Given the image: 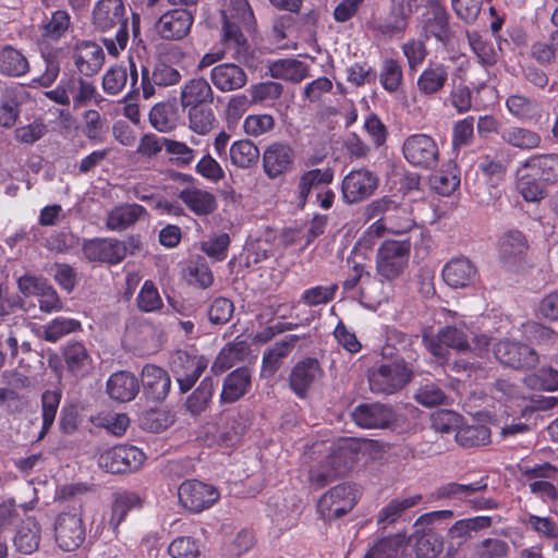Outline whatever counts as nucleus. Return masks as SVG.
Returning <instances> with one entry per match:
<instances>
[{
	"label": "nucleus",
	"mask_w": 558,
	"mask_h": 558,
	"mask_svg": "<svg viewBox=\"0 0 558 558\" xmlns=\"http://www.w3.org/2000/svg\"><path fill=\"white\" fill-rule=\"evenodd\" d=\"M210 80L218 90L227 93L244 87L247 83V75L238 64L221 63L211 69Z\"/></svg>",
	"instance_id": "26"
},
{
	"label": "nucleus",
	"mask_w": 558,
	"mask_h": 558,
	"mask_svg": "<svg viewBox=\"0 0 558 558\" xmlns=\"http://www.w3.org/2000/svg\"><path fill=\"white\" fill-rule=\"evenodd\" d=\"M26 57L17 49L5 46L0 49V72L8 76H22L28 72Z\"/></svg>",
	"instance_id": "48"
},
{
	"label": "nucleus",
	"mask_w": 558,
	"mask_h": 558,
	"mask_svg": "<svg viewBox=\"0 0 558 558\" xmlns=\"http://www.w3.org/2000/svg\"><path fill=\"white\" fill-rule=\"evenodd\" d=\"M62 356L66 369L75 377H84L89 373L93 366V359L81 341H69L63 345Z\"/></svg>",
	"instance_id": "29"
},
{
	"label": "nucleus",
	"mask_w": 558,
	"mask_h": 558,
	"mask_svg": "<svg viewBox=\"0 0 558 558\" xmlns=\"http://www.w3.org/2000/svg\"><path fill=\"white\" fill-rule=\"evenodd\" d=\"M271 77L299 83L307 76V65L296 59H279L269 65Z\"/></svg>",
	"instance_id": "44"
},
{
	"label": "nucleus",
	"mask_w": 558,
	"mask_h": 558,
	"mask_svg": "<svg viewBox=\"0 0 558 558\" xmlns=\"http://www.w3.org/2000/svg\"><path fill=\"white\" fill-rule=\"evenodd\" d=\"M468 38L471 49L476 54L480 63L485 66H492L497 62L498 54L492 41L483 39L476 33L469 34Z\"/></svg>",
	"instance_id": "63"
},
{
	"label": "nucleus",
	"mask_w": 558,
	"mask_h": 558,
	"mask_svg": "<svg viewBox=\"0 0 558 558\" xmlns=\"http://www.w3.org/2000/svg\"><path fill=\"white\" fill-rule=\"evenodd\" d=\"M60 400L61 392L58 390H47L41 395L43 425L38 435V440L43 439L53 425Z\"/></svg>",
	"instance_id": "54"
},
{
	"label": "nucleus",
	"mask_w": 558,
	"mask_h": 558,
	"mask_svg": "<svg viewBox=\"0 0 558 558\" xmlns=\"http://www.w3.org/2000/svg\"><path fill=\"white\" fill-rule=\"evenodd\" d=\"M229 156L235 167L247 169L257 163L259 149L250 140H240L230 146Z\"/></svg>",
	"instance_id": "49"
},
{
	"label": "nucleus",
	"mask_w": 558,
	"mask_h": 558,
	"mask_svg": "<svg viewBox=\"0 0 558 558\" xmlns=\"http://www.w3.org/2000/svg\"><path fill=\"white\" fill-rule=\"evenodd\" d=\"M448 68L440 62H429L417 78V89L425 96H434L448 82Z\"/></svg>",
	"instance_id": "36"
},
{
	"label": "nucleus",
	"mask_w": 558,
	"mask_h": 558,
	"mask_svg": "<svg viewBox=\"0 0 558 558\" xmlns=\"http://www.w3.org/2000/svg\"><path fill=\"white\" fill-rule=\"evenodd\" d=\"M396 357L372 367L368 372V384L376 395H393L401 390L412 378L410 367L417 353L412 349L413 340L407 335L397 333Z\"/></svg>",
	"instance_id": "1"
},
{
	"label": "nucleus",
	"mask_w": 558,
	"mask_h": 558,
	"mask_svg": "<svg viewBox=\"0 0 558 558\" xmlns=\"http://www.w3.org/2000/svg\"><path fill=\"white\" fill-rule=\"evenodd\" d=\"M335 172L330 167L315 168L303 172L298 182V199L304 205L312 193L317 194L333 181Z\"/></svg>",
	"instance_id": "25"
},
{
	"label": "nucleus",
	"mask_w": 558,
	"mask_h": 558,
	"mask_svg": "<svg viewBox=\"0 0 558 558\" xmlns=\"http://www.w3.org/2000/svg\"><path fill=\"white\" fill-rule=\"evenodd\" d=\"M543 183L531 169H526L524 161L517 168L515 189L525 202L538 203L546 197V190Z\"/></svg>",
	"instance_id": "31"
},
{
	"label": "nucleus",
	"mask_w": 558,
	"mask_h": 558,
	"mask_svg": "<svg viewBox=\"0 0 558 558\" xmlns=\"http://www.w3.org/2000/svg\"><path fill=\"white\" fill-rule=\"evenodd\" d=\"M521 523L530 531H533L541 538L557 539L558 523L550 517H541L533 513H525Z\"/></svg>",
	"instance_id": "53"
},
{
	"label": "nucleus",
	"mask_w": 558,
	"mask_h": 558,
	"mask_svg": "<svg viewBox=\"0 0 558 558\" xmlns=\"http://www.w3.org/2000/svg\"><path fill=\"white\" fill-rule=\"evenodd\" d=\"M533 389L554 391L558 389V364L554 360L549 366L541 367L527 377Z\"/></svg>",
	"instance_id": "58"
},
{
	"label": "nucleus",
	"mask_w": 558,
	"mask_h": 558,
	"mask_svg": "<svg viewBox=\"0 0 558 558\" xmlns=\"http://www.w3.org/2000/svg\"><path fill=\"white\" fill-rule=\"evenodd\" d=\"M41 541V527L33 517L22 520L13 536L15 549L24 555L36 551Z\"/></svg>",
	"instance_id": "34"
},
{
	"label": "nucleus",
	"mask_w": 558,
	"mask_h": 558,
	"mask_svg": "<svg viewBox=\"0 0 558 558\" xmlns=\"http://www.w3.org/2000/svg\"><path fill=\"white\" fill-rule=\"evenodd\" d=\"M143 391L147 399L154 402L163 401L171 389V378L166 369L154 364H147L142 373Z\"/></svg>",
	"instance_id": "21"
},
{
	"label": "nucleus",
	"mask_w": 558,
	"mask_h": 558,
	"mask_svg": "<svg viewBox=\"0 0 558 558\" xmlns=\"http://www.w3.org/2000/svg\"><path fill=\"white\" fill-rule=\"evenodd\" d=\"M82 330L80 320L58 316L44 326L43 338L51 343L58 342L63 337Z\"/></svg>",
	"instance_id": "50"
},
{
	"label": "nucleus",
	"mask_w": 558,
	"mask_h": 558,
	"mask_svg": "<svg viewBox=\"0 0 558 558\" xmlns=\"http://www.w3.org/2000/svg\"><path fill=\"white\" fill-rule=\"evenodd\" d=\"M213 89L205 78H193L182 88L181 102L183 107L198 106L211 102Z\"/></svg>",
	"instance_id": "47"
},
{
	"label": "nucleus",
	"mask_w": 558,
	"mask_h": 558,
	"mask_svg": "<svg viewBox=\"0 0 558 558\" xmlns=\"http://www.w3.org/2000/svg\"><path fill=\"white\" fill-rule=\"evenodd\" d=\"M295 153L283 142H275L263 153V169L269 179H276L290 172L293 168Z\"/></svg>",
	"instance_id": "15"
},
{
	"label": "nucleus",
	"mask_w": 558,
	"mask_h": 558,
	"mask_svg": "<svg viewBox=\"0 0 558 558\" xmlns=\"http://www.w3.org/2000/svg\"><path fill=\"white\" fill-rule=\"evenodd\" d=\"M207 367L208 359L204 355L179 350L171 357V369L181 393L191 390Z\"/></svg>",
	"instance_id": "8"
},
{
	"label": "nucleus",
	"mask_w": 558,
	"mask_h": 558,
	"mask_svg": "<svg viewBox=\"0 0 558 558\" xmlns=\"http://www.w3.org/2000/svg\"><path fill=\"white\" fill-rule=\"evenodd\" d=\"M299 336L288 335L282 340L276 342L263 355L262 372L274 375L280 367V363L286 359L296 345Z\"/></svg>",
	"instance_id": "39"
},
{
	"label": "nucleus",
	"mask_w": 558,
	"mask_h": 558,
	"mask_svg": "<svg viewBox=\"0 0 558 558\" xmlns=\"http://www.w3.org/2000/svg\"><path fill=\"white\" fill-rule=\"evenodd\" d=\"M521 482L536 498L553 501L558 498V468L549 462L518 465Z\"/></svg>",
	"instance_id": "4"
},
{
	"label": "nucleus",
	"mask_w": 558,
	"mask_h": 558,
	"mask_svg": "<svg viewBox=\"0 0 558 558\" xmlns=\"http://www.w3.org/2000/svg\"><path fill=\"white\" fill-rule=\"evenodd\" d=\"M146 209L138 204H125L114 207L107 217V227L112 231H121L135 223Z\"/></svg>",
	"instance_id": "41"
},
{
	"label": "nucleus",
	"mask_w": 558,
	"mask_h": 558,
	"mask_svg": "<svg viewBox=\"0 0 558 558\" xmlns=\"http://www.w3.org/2000/svg\"><path fill=\"white\" fill-rule=\"evenodd\" d=\"M415 0H400L391 8L389 15L378 22L376 29L389 38L401 36L408 27V17Z\"/></svg>",
	"instance_id": "30"
},
{
	"label": "nucleus",
	"mask_w": 558,
	"mask_h": 558,
	"mask_svg": "<svg viewBox=\"0 0 558 558\" xmlns=\"http://www.w3.org/2000/svg\"><path fill=\"white\" fill-rule=\"evenodd\" d=\"M138 391V379L130 372L113 373L107 380V392L116 401L129 402L137 396Z\"/></svg>",
	"instance_id": "33"
},
{
	"label": "nucleus",
	"mask_w": 558,
	"mask_h": 558,
	"mask_svg": "<svg viewBox=\"0 0 558 558\" xmlns=\"http://www.w3.org/2000/svg\"><path fill=\"white\" fill-rule=\"evenodd\" d=\"M494 353L500 363L513 368L534 366L538 360L534 349L517 341L504 340L497 342L494 345Z\"/></svg>",
	"instance_id": "17"
},
{
	"label": "nucleus",
	"mask_w": 558,
	"mask_h": 558,
	"mask_svg": "<svg viewBox=\"0 0 558 558\" xmlns=\"http://www.w3.org/2000/svg\"><path fill=\"white\" fill-rule=\"evenodd\" d=\"M422 499L421 495L400 496L390 500L380 509L377 515V524L381 527L395 523L408 510L415 507Z\"/></svg>",
	"instance_id": "40"
},
{
	"label": "nucleus",
	"mask_w": 558,
	"mask_h": 558,
	"mask_svg": "<svg viewBox=\"0 0 558 558\" xmlns=\"http://www.w3.org/2000/svg\"><path fill=\"white\" fill-rule=\"evenodd\" d=\"M351 415L355 424L363 428H386L396 421L392 409L379 403L360 404Z\"/></svg>",
	"instance_id": "23"
},
{
	"label": "nucleus",
	"mask_w": 558,
	"mask_h": 558,
	"mask_svg": "<svg viewBox=\"0 0 558 558\" xmlns=\"http://www.w3.org/2000/svg\"><path fill=\"white\" fill-rule=\"evenodd\" d=\"M252 372L247 367H238L226 376L219 399L221 403H234L251 389Z\"/></svg>",
	"instance_id": "27"
},
{
	"label": "nucleus",
	"mask_w": 558,
	"mask_h": 558,
	"mask_svg": "<svg viewBox=\"0 0 558 558\" xmlns=\"http://www.w3.org/2000/svg\"><path fill=\"white\" fill-rule=\"evenodd\" d=\"M193 22V14L187 9H173L159 17L156 31L165 40H181L190 33Z\"/></svg>",
	"instance_id": "16"
},
{
	"label": "nucleus",
	"mask_w": 558,
	"mask_h": 558,
	"mask_svg": "<svg viewBox=\"0 0 558 558\" xmlns=\"http://www.w3.org/2000/svg\"><path fill=\"white\" fill-rule=\"evenodd\" d=\"M146 459L145 453L135 446H116L102 451L98 465L112 474L137 471Z\"/></svg>",
	"instance_id": "7"
},
{
	"label": "nucleus",
	"mask_w": 558,
	"mask_h": 558,
	"mask_svg": "<svg viewBox=\"0 0 558 558\" xmlns=\"http://www.w3.org/2000/svg\"><path fill=\"white\" fill-rule=\"evenodd\" d=\"M423 32L426 38L434 37L441 44L450 39V27L446 9L437 1H428L421 19Z\"/></svg>",
	"instance_id": "20"
},
{
	"label": "nucleus",
	"mask_w": 558,
	"mask_h": 558,
	"mask_svg": "<svg viewBox=\"0 0 558 558\" xmlns=\"http://www.w3.org/2000/svg\"><path fill=\"white\" fill-rule=\"evenodd\" d=\"M486 488L487 482L485 478L470 484L450 482L439 486L435 492V497L438 499L466 500L473 494Z\"/></svg>",
	"instance_id": "46"
},
{
	"label": "nucleus",
	"mask_w": 558,
	"mask_h": 558,
	"mask_svg": "<svg viewBox=\"0 0 558 558\" xmlns=\"http://www.w3.org/2000/svg\"><path fill=\"white\" fill-rule=\"evenodd\" d=\"M410 252L411 242L409 240H387L383 242L376 256L378 275L387 280L399 277L409 263Z\"/></svg>",
	"instance_id": "5"
},
{
	"label": "nucleus",
	"mask_w": 558,
	"mask_h": 558,
	"mask_svg": "<svg viewBox=\"0 0 558 558\" xmlns=\"http://www.w3.org/2000/svg\"><path fill=\"white\" fill-rule=\"evenodd\" d=\"M423 342L426 349L439 360H446L448 349L465 352L470 349L466 335L457 327L441 328L437 337L424 335Z\"/></svg>",
	"instance_id": "14"
},
{
	"label": "nucleus",
	"mask_w": 558,
	"mask_h": 558,
	"mask_svg": "<svg viewBox=\"0 0 558 558\" xmlns=\"http://www.w3.org/2000/svg\"><path fill=\"white\" fill-rule=\"evenodd\" d=\"M454 438L460 446L465 448L485 446L489 442L490 432L485 425L459 426Z\"/></svg>",
	"instance_id": "52"
},
{
	"label": "nucleus",
	"mask_w": 558,
	"mask_h": 558,
	"mask_svg": "<svg viewBox=\"0 0 558 558\" xmlns=\"http://www.w3.org/2000/svg\"><path fill=\"white\" fill-rule=\"evenodd\" d=\"M222 33L226 49L240 62H247L250 45L243 29L254 25V14L247 0H230L221 11Z\"/></svg>",
	"instance_id": "3"
},
{
	"label": "nucleus",
	"mask_w": 558,
	"mask_h": 558,
	"mask_svg": "<svg viewBox=\"0 0 558 558\" xmlns=\"http://www.w3.org/2000/svg\"><path fill=\"white\" fill-rule=\"evenodd\" d=\"M510 547L500 538H485L474 545L470 558H507Z\"/></svg>",
	"instance_id": "57"
},
{
	"label": "nucleus",
	"mask_w": 558,
	"mask_h": 558,
	"mask_svg": "<svg viewBox=\"0 0 558 558\" xmlns=\"http://www.w3.org/2000/svg\"><path fill=\"white\" fill-rule=\"evenodd\" d=\"M250 353V345L244 340L238 338L226 344L215 359L210 371L215 375H220L231 368L235 363L245 360Z\"/></svg>",
	"instance_id": "37"
},
{
	"label": "nucleus",
	"mask_w": 558,
	"mask_h": 558,
	"mask_svg": "<svg viewBox=\"0 0 558 558\" xmlns=\"http://www.w3.org/2000/svg\"><path fill=\"white\" fill-rule=\"evenodd\" d=\"M506 107L512 117L523 122L537 120L541 117L536 100L524 95H510L506 100Z\"/></svg>",
	"instance_id": "45"
},
{
	"label": "nucleus",
	"mask_w": 558,
	"mask_h": 558,
	"mask_svg": "<svg viewBox=\"0 0 558 558\" xmlns=\"http://www.w3.org/2000/svg\"><path fill=\"white\" fill-rule=\"evenodd\" d=\"M215 383L211 377L206 376L197 388L186 398L184 407L192 416L204 413L213 399Z\"/></svg>",
	"instance_id": "43"
},
{
	"label": "nucleus",
	"mask_w": 558,
	"mask_h": 558,
	"mask_svg": "<svg viewBox=\"0 0 558 558\" xmlns=\"http://www.w3.org/2000/svg\"><path fill=\"white\" fill-rule=\"evenodd\" d=\"M54 538L64 551H74L80 548L86 538V529L81 515L59 514L54 523Z\"/></svg>",
	"instance_id": "13"
},
{
	"label": "nucleus",
	"mask_w": 558,
	"mask_h": 558,
	"mask_svg": "<svg viewBox=\"0 0 558 558\" xmlns=\"http://www.w3.org/2000/svg\"><path fill=\"white\" fill-rule=\"evenodd\" d=\"M529 243L523 232L517 229L505 231L498 240L499 259L508 269H514L523 260Z\"/></svg>",
	"instance_id": "19"
},
{
	"label": "nucleus",
	"mask_w": 558,
	"mask_h": 558,
	"mask_svg": "<svg viewBox=\"0 0 558 558\" xmlns=\"http://www.w3.org/2000/svg\"><path fill=\"white\" fill-rule=\"evenodd\" d=\"M247 92L252 104H268L281 96L283 87L280 83L267 81L252 85Z\"/></svg>",
	"instance_id": "61"
},
{
	"label": "nucleus",
	"mask_w": 558,
	"mask_h": 558,
	"mask_svg": "<svg viewBox=\"0 0 558 558\" xmlns=\"http://www.w3.org/2000/svg\"><path fill=\"white\" fill-rule=\"evenodd\" d=\"M324 376L319 362L313 357H306L298 362L289 377L290 387L300 398H305L311 388Z\"/></svg>",
	"instance_id": "18"
},
{
	"label": "nucleus",
	"mask_w": 558,
	"mask_h": 558,
	"mask_svg": "<svg viewBox=\"0 0 558 558\" xmlns=\"http://www.w3.org/2000/svg\"><path fill=\"white\" fill-rule=\"evenodd\" d=\"M73 61L80 74L93 76L101 69L105 62V53L98 44L82 41L74 48Z\"/></svg>",
	"instance_id": "24"
},
{
	"label": "nucleus",
	"mask_w": 558,
	"mask_h": 558,
	"mask_svg": "<svg viewBox=\"0 0 558 558\" xmlns=\"http://www.w3.org/2000/svg\"><path fill=\"white\" fill-rule=\"evenodd\" d=\"M379 82L386 92H397L403 82L401 64L395 59H385L380 66Z\"/></svg>",
	"instance_id": "56"
},
{
	"label": "nucleus",
	"mask_w": 558,
	"mask_h": 558,
	"mask_svg": "<svg viewBox=\"0 0 558 558\" xmlns=\"http://www.w3.org/2000/svg\"><path fill=\"white\" fill-rule=\"evenodd\" d=\"M136 303L140 311L145 313L156 312L163 305L157 287L150 280H146L143 283L136 296Z\"/></svg>",
	"instance_id": "62"
},
{
	"label": "nucleus",
	"mask_w": 558,
	"mask_h": 558,
	"mask_svg": "<svg viewBox=\"0 0 558 558\" xmlns=\"http://www.w3.org/2000/svg\"><path fill=\"white\" fill-rule=\"evenodd\" d=\"M387 221L388 232L393 234H404L416 225L412 209L408 204H400L393 213L387 216Z\"/></svg>",
	"instance_id": "55"
},
{
	"label": "nucleus",
	"mask_w": 558,
	"mask_h": 558,
	"mask_svg": "<svg viewBox=\"0 0 558 558\" xmlns=\"http://www.w3.org/2000/svg\"><path fill=\"white\" fill-rule=\"evenodd\" d=\"M178 198L196 216H207L217 208L215 195L204 189L186 186L182 189Z\"/></svg>",
	"instance_id": "32"
},
{
	"label": "nucleus",
	"mask_w": 558,
	"mask_h": 558,
	"mask_svg": "<svg viewBox=\"0 0 558 558\" xmlns=\"http://www.w3.org/2000/svg\"><path fill=\"white\" fill-rule=\"evenodd\" d=\"M69 26V13L63 10H57L51 13L50 19L43 23L41 35L46 39L57 40L64 35Z\"/></svg>",
	"instance_id": "60"
},
{
	"label": "nucleus",
	"mask_w": 558,
	"mask_h": 558,
	"mask_svg": "<svg viewBox=\"0 0 558 558\" xmlns=\"http://www.w3.org/2000/svg\"><path fill=\"white\" fill-rule=\"evenodd\" d=\"M377 186L378 178L374 172L367 169L352 170L342 180V198L347 204L363 202L374 194Z\"/></svg>",
	"instance_id": "12"
},
{
	"label": "nucleus",
	"mask_w": 558,
	"mask_h": 558,
	"mask_svg": "<svg viewBox=\"0 0 558 558\" xmlns=\"http://www.w3.org/2000/svg\"><path fill=\"white\" fill-rule=\"evenodd\" d=\"M215 114L209 107L192 106L189 111V125L195 133L205 135L211 131Z\"/></svg>",
	"instance_id": "59"
},
{
	"label": "nucleus",
	"mask_w": 558,
	"mask_h": 558,
	"mask_svg": "<svg viewBox=\"0 0 558 558\" xmlns=\"http://www.w3.org/2000/svg\"><path fill=\"white\" fill-rule=\"evenodd\" d=\"M168 554L171 558H199L201 546L191 536H179L168 546Z\"/></svg>",
	"instance_id": "64"
},
{
	"label": "nucleus",
	"mask_w": 558,
	"mask_h": 558,
	"mask_svg": "<svg viewBox=\"0 0 558 558\" xmlns=\"http://www.w3.org/2000/svg\"><path fill=\"white\" fill-rule=\"evenodd\" d=\"M92 24L97 32L107 33L117 28L113 37H106L102 44L108 53L118 57L129 43V19L123 0H99L92 11Z\"/></svg>",
	"instance_id": "2"
},
{
	"label": "nucleus",
	"mask_w": 558,
	"mask_h": 558,
	"mask_svg": "<svg viewBox=\"0 0 558 558\" xmlns=\"http://www.w3.org/2000/svg\"><path fill=\"white\" fill-rule=\"evenodd\" d=\"M416 530L410 537L417 558H436L444 547L442 537L432 527Z\"/></svg>",
	"instance_id": "35"
},
{
	"label": "nucleus",
	"mask_w": 558,
	"mask_h": 558,
	"mask_svg": "<svg viewBox=\"0 0 558 558\" xmlns=\"http://www.w3.org/2000/svg\"><path fill=\"white\" fill-rule=\"evenodd\" d=\"M526 169H531L544 183L558 182V154L534 155L524 160Z\"/></svg>",
	"instance_id": "42"
},
{
	"label": "nucleus",
	"mask_w": 558,
	"mask_h": 558,
	"mask_svg": "<svg viewBox=\"0 0 558 558\" xmlns=\"http://www.w3.org/2000/svg\"><path fill=\"white\" fill-rule=\"evenodd\" d=\"M141 74V87L145 99L154 97L159 89L175 85L181 80L180 72L165 61L142 66Z\"/></svg>",
	"instance_id": "11"
},
{
	"label": "nucleus",
	"mask_w": 558,
	"mask_h": 558,
	"mask_svg": "<svg viewBox=\"0 0 558 558\" xmlns=\"http://www.w3.org/2000/svg\"><path fill=\"white\" fill-rule=\"evenodd\" d=\"M142 506L143 499L135 492L122 490L114 493L110 514L106 521L108 529L116 533L129 512L132 510H138Z\"/></svg>",
	"instance_id": "28"
},
{
	"label": "nucleus",
	"mask_w": 558,
	"mask_h": 558,
	"mask_svg": "<svg viewBox=\"0 0 558 558\" xmlns=\"http://www.w3.org/2000/svg\"><path fill=\"white\" fill-rule=\"evenodd\" d=\"M499 136L504 144L521 150H531L539 147L541 135L530 129L508 125L499 131Z\"/></svg>",
	"instance_id": "38"
},
{
	"label": "nucleus",
	"mask_w": 558,
	"mask_h": 558,
	"mask_svg": "<svg viewBox=\"0 0 558 558\" xmlns=\"http://www.w3.org/2000/svg\"><path fill=\"white\" fill-rule=\"evenodd\" d=\"M402 154L411 166L421 169L435 168L439 159L436 141L424 133L408 136L402 144Z\"/></svg>",
	"instance_id": "6"
},
{
	"label": "nucleus",
	"mask_w": 558,
	"mask_h": 558,
	"mask_svg": "<svg viewBox=\"0 0 558 558\" xmlns=\"http://www.w3.org/2000/svg\"><path fill=\"white\" fill-rule=\"evenodd\" d=\"M356 504V490L349 484L330 488L318 501V512L324 520L338 519L351 511Z\"/></svg>",
	"instance_id": "9"
},
{
	"label": "nucleus",
	"mask_w": 558,
	"mask_h": 558,
	"mask_svg": "<svg viewBox=\"0 0 558 558\" xmlns=\"http://www.w3.org/2000/svg\"><path fill=\"white\" fill-rule=\"evenodd\" d=\"M492 525V518L486 515H477L468 519H461L454 522L449 529L448 536L452 539L458 538L466 541L472 536L473 532L487 529Z\"/></svg>",
	"instance_id": "51"
},
{
	"label": "nucleus",
	"mask_w": 558,
	"mask_h": 558,
	"mask_svg": "<svg viewBox=\"0 0 558 558\" xmlns=\"http://www.w3.org/2000/svg\"><path fill=\"white\" fill-rule=\"evenodd\" d=\"M441 275L449 287L463 289L475 282L477 268L468 257H453L445 264Z\"/></svg>",
	"instance_id": "22"
},
{
	"label": "nucleus",
	"mask_w": 558,
	"mask_h": 558,
	"mask_svg": "<svg viewBox=\"0 0 558 558\" xmlns=\"http://www.w3.org/2000/svg\"><path fill=\"white\" fill-rule=\"evenodd\" d=\"M180 504L191 512L210 508L220 497L218 489L197 480L184 481L178 489Z\"/></svg>",
	"instance_id": "10"
}]
</instances>
